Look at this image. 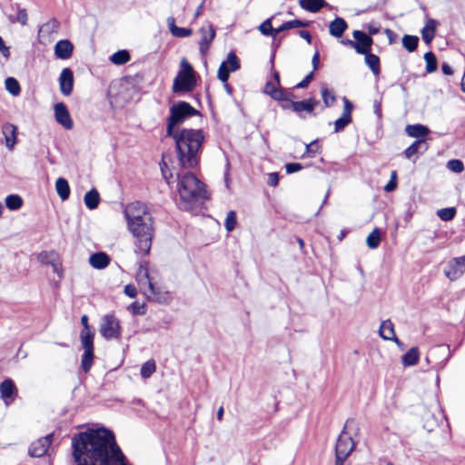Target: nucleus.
Segmentation results:
<instances>
[{"instance_id":"nucleus-36","label":"nucleus","mask_w":465,"mask_h":465,"mask_svg":"<svg viewBox=\"0 0 465 465\" xmlns=\"http://www.w3.org/2000/svg\"><path fill=\"white\" fill-rule=\"evenodd\" d=\"M363 54L365 55V64L368 65V67L372 71V73L375 75L380 74V58L376 54H371V52H368Z\"/></svg>"},{"instance_id":"nucleus-46","label":"nucleus","mask_w":465,"mask_h":465,"mask_svg":"<svg viewBox=\"0 0 465 465\" xmlns=\"http://www.w3.org/2000/svg\"><path fill=\"white\" fill-rule=\"evenodd\" d=\"M6 90L13 95H18L20 94V84L18 81L13 77L6 78L5 82Z\"/></svg>"},{"instance_id":"nucleus-8","label":"nucleus","mask_w":465,"mask_h":465,"mask_svg":"<svg viewBox=\"0 0 465 465\" xmlns=\"http://www.w3.org/2000/svg\"><path fill=\"white\" fill-rule=\"evenodd\" d=\"M127 227H135L136 223L150 221L153 218L147 205L141 202L127 204L124 211Z\"/></svg>"},{"instance_id":"nucleus-40","label":"nucleus","mask_w":465,"mask_h":465,"mask_svg":"<svg viewBox=\"0 0 465 465\" xmlns=\"http://www.w3.org/2000/svg\"><path fill=\"white\" fill-rule=\"evenodd\" d=\"M130 60V54L126 50H120L111 55L110 61L118 65L126 64Z\"/></svg>"},{"instance_id":"nucleus-9","label":"nucleus","mask_w":465,"mask_h":465,"mask_svg":"<svg viewBox=\"0 0 465 465\" xmlns=\"http://www.w3.org/2000/svg\"><path fill=\"white\" fill-rule=\"evenodd\" d=\"M99 331L105 340H119L122 335L120 321L113 314H106L102 318Z\"/></svg>"},{"instance_id":"nucleus-50","label":"nucleus","mask_w":465,"mask_h":465,"mask_svg":"<svg viewBox=\"0 0 465 465\" xmlns=\"http://www.w3.org/2000/svg\"><path fill=\"white\" fill-rule=\"evenodd\" d=\"M447 167L453 173H460L464 170V164L460 160L453 159L447 163Z\"/></svg>"},{"instance_id":"nucleus-33","label":"nucleus","mask_w":465,"mask_h":465,"mask_svg":"<svg viewBox=\"0 0 465 465\" xmlns=\"http://www.w3.org/2000/svg\"><path fill=\"white\" fill-rule=\"evenodd\" d=\"M420 360V352L417 347L411 348L403 356H402V365L413 366L419 362Z\"/></svg>"},{"instance_id":"nucleus-53","label":"nucleus","mask_w":465,"mask_h":465,"mask_svg":"<svg viewBox=\"0 0 465 465\" xmlns=\"http://www.w3.org/2000/svg\"><path fill=\"white\" fill-rule=\"evenodd\" d=\"M285 99L282 100H277L281 103V106L283 109H292V104H295L296 102L292 100V94L288 93L286 90H284Z\"/></svg>"},{"instance_id":"nucleus-18","label":"nucleus","mask_w":465,"mask_h":465,"mask_svg":"<svg viewBox=\"0 0 465 465\" xmlns=\"http://www.w3.org/2000/svg\"><path fill=\"white\" fill-rule=\"evenodd\" d=\"M52 438L53 434H48L32 442L28 450L29 455L32 457H42L45 455L52 442Z\"/></svg>"},{"instance_id":"nucleus-47","label":"nucleus","mask_w":465,"mask_h":465,"mask_svg":"<svg viewBox=\"0 0 465 465\" xmlns=\"http://www.w3.org/2000/svg\"><path fill=\"white\" fill-rule=\"evenodd\" d=\"M424 60L426 62L427 73H433L437 69V60L432 52H428L424 54Z\"/></svg>"},{"instance_id":"nucleus-30","label":"nucleus","mask_w":465,"mask_h":465,"mask_svg":"<svg viewBox=\"0 0 465 465\" xmlns=\"http://www.w3.org/2000/svg\"><path fill=\"white\" fill-rule=\"evenodd\" d=\"M347 27L348 25L345 20L343 18L337 17L331 22L329 25V32L332 36L340 38L342 36Z\"/></svg>"},{"instance_id":"nucleus-34","label":"nucleus","mask_w":465,"mask_h":465,"mask_svg":"<svg viewBox=\"0 0 465 465\" xmlns=\"http://www.w3.org/2000/svg\"><path fill=\"white\" fill-rule=\"evenodd\" d=\"M55 190L62 201H65L70 195V186L64 178H58L55 182Z\"/></svg>"},{"instance_id":"nucleus-3","label":"nucleus","mask_w":465,"mask_h":465,"mask_svg":"<svg viewBox=\"0 0 465 465\" xmlns=\"http://www.w3.org/2000/svg\"><path fill=\"white\" fill-rule=\"evenodd\" d=\"M176 176L178 180L177 192L184 209H191L193 203L205 198L204 185L193 173L190 172L176 173Z\"/></svg>"},{"instance_id":"nucleus-38","label":"nucleus","mask_w":465,"mask_h":465,"mask_svg":"<svg viewBox=\"0 0 465 465\" xmlns=\"http://www.w3.org/2000/svg\"><path fill=\"white\" fill-rule=\"evenodd\" d=\"M381 242V231L378 228L373 229L367 236L366 243L370 249H376Z\"/></svg>"},{"instance_id":"nucleus-21","label":"nucleus","mask_w":465,"mask_h":465,"mask_svg":"<svg viewBox=\"0 0 465 465\" xmlns=\"http://www.w3.org/2000/svg\"><path fill=\"white\" fill-rule=\"evenodd\" d=\"M318 104L319 102L313 98L299 101L292 104V111L298 114L300 117L304 118L303 113L312 114Z\"/></svg>"},{"instance_id":"nucleus-11","label":"nucleus","mask_w":465,"mask_h":465,"mask_svg":"<svg viewBox=\"0 0 465 465\" xmlns=\"http://www.w3.org/2000/svg\"><path fill=\"white\" fill-rule=\"evenodd\" d=\"M143 294L147 296L148 300L158 303H168L171 301V296L165 288L155 282L151 283Z\"/></svg>"},{"instance_id":"nucleus-31","label":"nucleus","mask_w":465,"mask_h":465,"mask_svg":"<svg viewBox=\"0 0 465 465\" xmlns=\"http://www.w3.org/2000/svg\"><path fill=\"white\" fill-rule=\"evenodd\" d=\"M429 132L430 130L421 124L408 125L406 127L407 134L411 137H415L418 140H423Z\"/></svg>"},{"instance_id":"nucleus-44","label":"nucleus","mask_w":465,"mask_h":465,"mask_svg":"<svg viewBox=\"0 0 465 465\" xmlns=\"http://www.w3.org/2000/svg\"><path fill=\"white\" fill-rule=\"evenodd\" d=\"M321 94H322V101L327 107L331 106L333 104V103L335 102V95L333 94V93L331 90H329V88L326 86V84L322 85Z\"/></svg>"},{"instance_id":"nucleus-7","label":"nucleus","mask_w":465,"mask_h":465,"mask_svg":"<svg viewBox=\"0 0 465 465\" xmlns=\"http://www.w3.org/2000/svg\"><path fill=\"white\" fill-rule=\"evenodd\" d=\"M180 66L181 68L173 80V91L174 93L190 92L196 84L194 71L185 59H182Z\"/></svg>"},{"instance_id":"nucleus-1","label":"nucleus","mask_w":465,"mask_h":465,"mask_svg":"<svg viewBox=\"0 0 465 465\" xmlns=\"http://www.w3.org/2000/svg\"><path fill=\"white\" fill-rule=\"evenodd\" d=\"M77 465H128L114 434L104 429H90L72 439Z\"/></svg>"},{"instance_id":"nucleus-13","label":"nucleus","mask_w":465,"mask_h":465,"mask_svg":"<svg viewBox=\"0 0 465 465\" xmlns=\"http://www.w3.org/2000/svg\"><path fill=\"white\" fill-rule=\"evenodd\" d=\"M240 68L238 57L233 53H230L227 60L223 62L218 69V78L223 83H227L230 72H234Z\"/></svg>"},{"instance_id":"nucleus-55","label":"nucleus","mask_w":465,"mask_h":465,"mask_svg":"<svg viewBox=\"0 0 465 465\" xmlns=\"http://www.w3.org/2000/svg\"><path fill=\"white\" fill-rule=\"evenodd\" d=\"M320 151V145L316 141L312 142L309 144H306V153L311 157H314Z\"/></svg>"},{"instance_id":"nucleus-14","label":"nucleus","mask_w":465,"mask_h":465,"mask_svg":"<svg viewBox=\"0 0 465 465\" xmlns=\"http://www.w3.org/2000/svg\"><path fill=\"white\" fill-rule=\"evenodd\" d=\"M352 36L355 44L354 49L358 54H363L371 52L373 40L369 35L362 31L355 30L352 33Z\"/></svg>"},{"instance_id":"nucleus-39","label":"nucleus","mask_w":465,"mask_h":465,"mask_svg":"<svg viewBox=\"0 0 465 465\" xmlns=\"http://www.w3.org/2000/svg\"><path fill=\"white\" fill-rule=\"evenodd\" d=\"M423 147V150H427V146L425 144L424 140H416L413 142L404 152L406 158L411 159L412 155L417 153L420 148Z\"/></svg>"},{"instance_id":"nucleus-6","label":"nucleus","mask_w":465,"mask_h":465,"mask_svg":"<svg viewBox=\"0 0 465 465\" xmlns=\"http://www.w3.org/2000/svg\"><path fill=\"white\" fill-rule=\"evenodd\" d=\"M198 114L194 109L186 102H178L170 108V116L167 119L166 134H173L176 132V127L182 124L186 119Z\"/></svg>"},{"instance_id":"nucleus-4","label":"nucleus","mask_w":465,"mask_h":465,"mask_svg":"<svg viewBox=\"0 0 465 465\" xmlns=\"http://www.w3.org/2000/svg\"><path fill=\"white\" fill-rule=\"evenodd\" d=\"M359 430V424L355 420H346L335 446V465H343L346 459L352 452L356 445L353 438L358 436Z\"/></svg>"},{"instance_id":"nucleus-37","label":"nucleus","mask_w":465,"mask_h":465,"mask_svg":"<svg viewBox=\"0 0 465 465\" xmlns=\"http://www.w3.org/2000/svg\"><path fill=\"white\" fill-rule=\"evenodd\" d=\"M16 389L12 380H5L0 384L1 396L5 400L12 397Z\"/></svg>"},{"instance_id":"nucleus-56","label":"nucleus","mask_w":465,"mask_h":465,"mask_svg":"<svg viewBox=\"0 0 465 465\" xmlns=\"http://www.w3.org/2000/svg\"><path fill=\"white\" fill-rule=\"evenodd\" d=\"M304 26H307V23L302 22L298 19L283 23V27L288 28V29L304 27Z\"/></svg>"},{"instance_id":"nucleus-43","label":"nucleus","mask_w":465,"mask_h":465,"mask_svg":"<svg viewBox=\"0 0 465 465\" xmlns=\"http://www.w3.org/2000/svg\"><path fill=\"white\" fill-rule=\"evenodd\" d=\"M456 213L455 207L442 208L437 211V216L444 222H449L455 217Z\"/></svg>"},{"instance_id":"nucleus-52","label":"nucleus","mask_w":465,"mask_h":465,"mask_svg":"<svg viewBox=\"0 0 465 465\" xmlns=\"http://www.w3.org/2000/svg\"><path fill=\"white\" fill-rule=\"evenodd\" d=\"M12 23H19L22 25H25L27 24L28 16L25 9H19L16 14L15 18H9Z\"/></svg>"},{"instance_id":"nucleus-62","label":"nucleus","mask_w":465,"mask_h":465,"mask_svg":"<svg viewBox=\"0 0 465 465\" xmlns=\"http://www.w3.org/2000/svg\"><path fill=\"white\" fill-rule=\"evenodd\" d=\"M0 52L1 54L5 57V58H8L10 56V51H9V47H7L5 45V42L3 40V38L0 36Z\"/></svg>"},{"instance_id":"nucleus-51","label":"nucleus","mask_w":465,"mask_h":465,"mask_svg":"<svg viewBox=\"0 0 465 465\" xmlns=\"http://www.w3.org/2000/svg\"><path fill=\"white\" fill-rule=\"evenodd\" d=\"M259 30L264 35L273 36L274 29L272 25L271 18H268L263 23H262V25L259 26Z\"/></svg>"},{"instance_id":"nucleus-12","label":"nucleus","mask_w":465,"mask_h":465,"mask_svg":"<svg viewBox=\"0 0 465 465\" xmlns=\"http://www.w3.org/2000/svg\"><path fill=\"white\" fill-rule=\"evenodd\" d=\"M82 348L84 353L81 360V368L84 372H88L94 363V340H91L88 336H84L81 340Z\"/></svg>"},{"instance_id":"nucleus-22","label":"nucleus","mask_w":465,"mask_h":465,"mask_svg":"<svg viewBox=\"0 0 465 465\" xmlns=\"http://www.w3.org/2000/svg\"><path fill=\"white\" fill-rule=\"evenodd\" d=\"M2 134L5 137V146L12 151L17 141V128L15 124L6 123L2 127Z\"/></svg>"},{"instance_id":"nucleus-58","label":"nucleus","mask_w":465,"mask_h":465,"mask_svg":"<svg viewBox=\"0 0 465 465\" xmlns=\"http://www.w3.org/2000/svg\"><path fill=\"white\" fill-rule=\"evenodd\" d=\"M287 173H293L302 169V165L299 163H292L285 165Z\"/></svg>"},{"instance_id":"nucleus-27","label":"nucleus","mask_w":465,"mask_h":465,"mask_svg":"<svg viewBox=\"0 0 465 465\" xmlns=\"http://www.w3.org/2000/svg\"><path fill=\"white\" fill-rule=\"evenodd\" d=\"M110 257L105 252H96L92 254L89 258V263L91 266L97 270H103L106 268L110 263Z\"/></svg>"},{"instance_id":"nucleus-26","label":"nucleus","mask_w":465,"mask_h":465,"mask_svg":"<svg viewBox=\"0 0 465 465\" xmlns=\"http://www.w3.org/2000/svg\"><path fill=\"white\" fill-rule=\"evenodd\" d=\"M136 282L140 290L143 292L151 283L153 282V278L149 275L148 268L141 265L136 273Z\"/></svg>"},{"instance_id":"nucleus-64","label":"nucleus","mask_w":465,"mask_h":465,"mask_svg":"<svg viewBox=\"0 0 465 465\" xmlns=\"http://www.w3.org/2000/svg\"><path fill=\"white\" fill-rule=\"evenodd\" d=\"M368 32L370 34V36L372 35H376L380 32V27L374 24H370L368 25Z\"/></svg>"},{"instance_id":"nucleus-29","label":"nucleus","mask_w":465,"mask_h":465,"mask_svg":"<svg viewBox=\"0 0 465 465\" xmlns=\"http://www.w3.org/2000/svg\"><path fill=\"white\" fill-rule=\"evenodd\" d=\"M166 22L171 34L175 37H188L193 34V30L190 28L178 27L173 16H169Z\"/></svg>"},{"instance_id":"nucleus-24","label":"nucleus","mask_w":465,"mask_h":465,"mask_svg":"<svg viewBox=\"0 0 465 465\" xmlns=\"http://www.w3.org/2000/svg\"><path fill=\"white\" fill-rule=\"evenodd\" d=\"M438 26V21L432 18L426 20L425 25L421 29V37L426 45H430L433 40Z\"/></svg>"},{"instance_id":"nucleus-41","label":"nucleus","mask_w":465,"mask_h":465,"mask_svg":"<svg viewBox=\"0 0 465 465\" xmlns=\"http://www.w3.org/2000/svg\"><path fill=\"white\" fill-rule=\"evenodd\" d=\"M5 205L11 211H16L23 205L22 198L17 194H10L5 198Z\"/></svg>"},{"instance_id":"nucleus-23","label":"nucleus","mask_w":465,"mask_h":465,"mask_svg":"<svg viewBox=\"0 0 465 465\" xmlns=\"http://www.w3.org/2000/svg\"><path fill=\"white\" fill-rule=\"evenodd\" d=\"M73 44L69 40H60L55 44L54 54L59 59H68L73 54Z\"/></svg>"},{"instance_id":"nucleus-63","label":"nucleus","mask_w":465,"mask_h":465,"mask_svg":"<svg viewBox=\"0 0 465 465\" xmlns=\"http://www.w3.org/2000/svg\"><path fill=\"white\" fill-rule=\"evenodd\" d=\"M58 25H59V23L57 22V20L52 19L49 22H47L46 24H45L43 25L42 29H45V28L56 29L58 27Z\"/></svg>"},{"instance_id":"nucleus-45","label":"nucleus","mask_w":465,"mask_h":465,"mask_svg":"<svg viewBox=\"0 0 465 465\" xmlns=\"http://www.w3.org/2000/svg\"><path fill=\"white\" fill-rule=\"evenodd\" d=\"M156 366L153 360L147 361L141 367V376L143 379H148L155 372Z\"/></svg>"},{"instance_id":"nucleus-60","label":"nucleus","mask_w":465,"mask_h":465,"mask_svg":"<svg viewBox=\"0 0 465 465\" xmlns=\"http://www.w3.org/2000/svg\"><path fill=\"white\" fill-rule=\"evenodd\" d=\"M124 293L130 297V298H134L136 295H137V291H136V288L135 286L132 285V284H127L125 287H124Z\"/></svg>"},{"instance_id":"nucleus-10","label":"nucleus","mask_w":465,"mask_h":465,"mask_svg":"<svg viewBox=\"0 0 465 465\" xmlns=\"http://www.w3.org/2000/svg\"><path fill=\"white\" fill-rule=\"evenodd\" d=\"M443 272L451 282L460 279L465 273V254L450 259L447 262Z\"/></svg>"},{"instance_id":"nucleus-57","label":"nucleus","mask_w":465,"mask_h":465,"mask_svg":"<svg viewBox=\"0 0 465 465\" xmlns=\"http://www.w3.org/2000/svg\"><path fill=\"white\" fill-rule=\"evenodd\" d=\"M396 172L393 171L391 174V180L390 182L385 185L384 190L388 193L392 192L395 190L397 183H396Z\"/></svg>"},{"instance_id":"nucleus-48","label":"nucleus","mask_w":465,"mask_h":465,"mask_svg":"<svg viewBox=\"0 0 465 465\" xmlns=\"http://www.w3.org/2000/svg\"><path fill=\"white\" fill-rule=\"evenodd\" d=\"M81 323L84 329L80 333V340H83L84 336H88L91 340H94V334L90 331L87 315L84 314L81 317Z\"/></svg>"},{"instance_id":"nucleus-61","label":"nucleus","mask_w":465,"mask_h":465,"mask_svg":"<svg viewBox=\"0 0 465 465\" xmlns=\"http://www.w3.org/2000/svg\"><path fill=\"white\" fill-rule=\"evenodd\" d=\"M279 183V174L277 173H271L268 175L267 183L270 186H276Z\"/></svg>"},{"instance_id":"nucleus-49","label":"nucleus","mask_w":465,"mask_h":465,"mask_svg":"<svg viewBox=\"0 0 465 465\" xmlns=\"http://www.w3.org/2000/svg\"><path fill=\"white\" fill-rule=\"evenodd\" d=\"M237 223L236 220V213L234 211L228 212L226 218H225V228L228 232H232L234 230Z\"/></svg>"},{"instance_id":"nucleus-32","label":"nucleus","mask_w":465,"mask_h":465,"mask_svg":"<svg viewBox=\"0 0 465 465\" xmlns=\"http://www.w3.org/2000/svg\"><path fill=\"white\" fill-rule=\"evenodd\" d=\"M84 202L88 209H96L100 203V194L98 191L96 189L88 191L84 197Z\"/></svg>"},{"instance_id":"nucleus-5","label":"nucleus","mask_w":465,"mask_h":465,"mask_svg":"<svg viewBox=\"0 0 465 465\" xmlns=\"http://www.w3.org/2000/svg\"><path fill=\"white\" fill-rule=\"evenodd\" d=\"M136 239L135 245L140 253L147 255L150 252L154 234L153 219L136 223L135 227H127Z\"/></svg>"},{"instance_id":"nucleus-54","label":"nucleus","mask_w":465,"mask_h":465,"mask_svg":"<svg viewBox=\"0 0 465 465\" xmlns=\"http://www.w3.org/2000/svg\"><path fill=\"white\" fill-rule=\"evenodd\" d=\"M129 310L134 313L137 315H143L145 313V305L143 303H139L137 302H133L129 306Z\"/></svg>"},{"instance_id":"nucleus-16","label":"nucleus","mask_w":465,"mask_h":465,"mask_svg":"<svg viewBox=\"0 0 465 465\" xmlns=\"http://www.w3.org/2000/svg\"><path fill=\"white\" fill-rule=\"evenodd\" d=\"M263 92L273 100L285 99L284 89L280 86V74L278 72H273V81L266 83Z\"/></svg>"},{"instance_id":"nucleus-2","label":"nucleus","mask_w":465,"mask_h":465,"mask_svg":"<svg viewBox=\"0 0 465 465\" xmlns=\"http://www.w3.org/2000/svg\"><path fill=\"white\" fill-rule=\"evenodd\" d=\"M175 143V149L179 165L183 169L196 167L200 160V152L204 141V134L202 130L177 129L173 134Z\"/></svg>"},{"instance_id":"nucleus-42","label":"nucleus","mask_w":465,"mask_h":465,"mask_svg":"<svg viewBox=\"0 0 465 465\" xmlns=\"http://www.w3.org/2000/svg\"><path fill=\"white\" fill-rule=\"evenodd\" d=\"M419 43V38L416 35H406L402 37V45L409 52L416 50Z\"/></svg>"},{"instance_id":"nucleus-15","label":"nucleus","mask_w":465,"mask_h":465,"mask_svg":"<svg viewBox=\"0 0 465 465\" xmlns=\"http://www.w3.org/2000/svg\"><path fill=\"white\" fill-rule=\"evenodd\" d=\"M55 121L66 130L74 127V122L66 105L64 103H57L54 106Z\"/></svg>"},{"instance_id":"nucleus-25","label":"nucleus","mask_w":465,"mask_h":465,"mask_svg":"<svg viewBox=\"0 0 465 465\" xmlns=\"http://www.w3.org/2000/svg\"><path fill=\"white\" fill-rule=\"evenodd\" d=\"M380 336L386 341H393L396 344H401L400 340L396 337L394 331V326L391 321L386 320L381 323L380 326Z\"/></svg>"},{"instance_id":"nucleus-59","label":"nucleus","mask_w":465,"mask_h":465,"mask_svg":"<svg viewBox=\"0 0 465 465\" xmlns=\"http://www.w3.org/2000/svg\"><path fill=\"white\" fill-rule=\"evenodd\" d=\"M312 78H313V72H311L309 74L306 75V77L302 82H300L296 84L295 88H298V89L305 88L310 84V82L312 80Z\"/></svg>"},{"instance_id":"nucleus-20","label":"nucleus","mask_w":465,"mask_h":465,"mask_svg":"<svg viewBox=\"0 0 465 465\" xmlns=\"http://www.w3.org/2000/svg\"><path fill=\"white\" fill-rule=\"evenodd\" d=\"M59 87L61 93L68 96L72 94L74 87V74L70 68H64L59 75Z\"/></svg>"},{"instance_id":"nucleus-17","label":"nucleus","mask_w":465,"mask_h":465,"mask_svg":"<svg viewBox=\"0 0 465 465\" xmlns=\"http://www.w3.org/2000/svg\"><path fill=\"white\" fill-rule=\"evenodd\" d=\"M201 40L199 42L200 52L203 54H205L210 47L211 43L215 37V29L213 25L210 23H207L205 25H203L200 29Z\"/></svg>"},{"instance_id":"nucleus-35","label":"nucleus","mask_w":465,"mask_h":465,"mask_svg":"<svg viewBox=\"0 0 465 465\" xmlns=\"http://www.w3.org/2000/svg\"><path fill=\"white\" fill-rule=\"evenodd\" d=\"M300 6L309 12L316 13L326 5L325 0H300Z\"/></svg>"},{"instance_id":"nucleus-19","label":"nucleus","mask_w":465,"mask_h":465,"mask_svg":"<svg viewBox=\"0 0 465 465\" xmlns=\"http://www.w3.org/2000/svg\"><path fill=\"white\" fill-rule=\"evenodd\" d=\"M343 104L342 114L334 122V130L336 133L342 131L344 127L351 122L353 105L346 97H343Z\"/></svg>"},{"instance_id":"nucleus-28","label":"nucleus","mask_w":465,"mask_h":465,"mask_svg":"<svg viewBox=\"0 0 465 465\" xmlns=\"http://www.w3.org/2000/svg\"><path fill=\"white\" fill-rule=\"evenodd\" d=\"M57 253L54 251H43L37 256V261L43 264L51 265L54 272L58 273V264L56 262Z\"/></svg>"}]
</instances>
